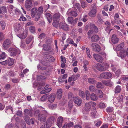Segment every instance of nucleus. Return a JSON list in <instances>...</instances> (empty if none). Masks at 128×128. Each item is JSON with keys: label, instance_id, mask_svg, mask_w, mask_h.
<instances>
[{"label": "nucleus", "instance_id": "3", "mask_svg": "<svg viewBox=\"0 0 128 128\" xmlns=\"http://www.w3.org/2000/svg\"><path fill=\"white\" fill-rule=\"evenodd\" d=\"M11 56L14 57L19 55L20 53V50L18 49L10 48L8 50Z\"/></svg>", "mask_w": 128, "mask_h": 128}, {"label": "nucleus", "instance_id": "4", "mask_svg": "<svg viewBox=\"0 0 128 128\" xmlns=\"http://www.w3.org/2000/svg\"><path fill=\"white\" fill-rule=\"evenodd\" d=\"M90 30L88 33V34L89 37H90L91 34L94 33H96L98 32V28L94 24H90Z\"/></svg>", "mask_w": 128, "mask_h": 128}, {"label": "nucleus", "instance_id": "42", "mask_svg": "<svg viewBox=\"0 0 128 128\" xmlns=\"http://www.w3.org/2000/svg\"><path fill=\"white\" fill-rule=\"evenodd\" d=\"M88 82L92 84H95L96 82V81L93 78H89L88 80Z\"/></svg>", "mask_w": 128, "mask_h": 128}, {"label": "nucleus", "instance_id": "49", "mask_svg": "<svg viewBox=\"0 0 128 128\" xmlns=\"http://www.w3.org/2000/svg\"><path fill=\"white\" fill-rule=\"evenodd\" d=\"M88 89L91 92H94L95 91L96 88L94 86L91 85L89 87Z\"/></svg>", "mask_w": 128, "mask_h": 128}, {"label": "nucleus", "instance_id": "56", "mask_svg": "<svg viewBox=\"0 0 128 128\" xmlns=\"http://www.w3.org/2000/svg\"><path fill=\"white\" fill-rule=\"evenodd\" d=\"M6 53L4 52H3L2 54L0 55V60L5 58H6Z\"/></svg>", "mask_w": 128, "mask_h": 128}, {"label": "nucleus", "instance_id": "29", "mask_svg": "<svg viewBox=\"0 0 128 128\" xmlns=\"http://www.w3.org/2000/svg\"><path fill=\"white\" fill-rule=\"evenodd\" d=\"M62 90L61 89H58L57 91V97L59 99H60L62 97Z\"/></svg>", "mask_w": 128, "mask_h": 128}, {"label": "nucleus", "instance_id": "24", "mask_svg": "<svg viewBox=\"0 0 128 128\" xmlns=\"http://www.w3.org/2000/svg\"><path fill=\"white\" fill-rule=\"evenodd\" d=\"M100 39L99 36L97 34L93 35L91 38V40L93 42H95L98 41Z\"/></svg>", "mask_w": 128, "mask_h": 128}, {"label": "nucleus", "instance_id": "46", "mask_svg": "<svg viewBox=\"0 0 128 128\" xmlns=\"http://www.w3.org/2000/svg\"><path fill=\"white\" fill-rule=\"evenodd\" d=\"M8 75L10 77H13L16 75V74L14 71L11 70L9 72Z\"/></svg>", "mask_w": 128, "mask_h": 128}, {"label": "nucleus", "instance_id": "59", "mask_svg": "<svg viewBox=\"0 0 128 128\" xmlns=\"http://www.w3.org/2000/svg\"><path fill=\"white\" fill-rule=\"evenodd\" d=\"M99 106L100 108H104L106 107L105 104L104 103L101 102L99 104Z\"/></svg>", "mask_w": 128, "mask_h": 128}, {"label": "nucleus", "instance_id": "16", "mask_svg": "<svg viewBox=\"0 0 128 128\" xmlns=\"http://www.w3.org/2000/svg\"><path fill=\"white\" fill-rule=\"evenodd\" d=\"M94 57L95 59L97 62H102L103 60V58L101 55L97 54H94Z\"/></svg>", "mask_w": 128, "mask_h": 128}, {"label": "nucleus", "instance_id": "64", "mask_svg": "<svg viewBox=\"0 0 128 128\" xmlns=\"http://www.w3.org/2000/svg\"><path fill=\"white\" fill-rule=\"evenodd\" d=\"M108 124L104 123L101 127L100 128H108Z\"/></svg>", "mask_w": 128, "mask_h": 128}, {"label": "nucleus", "instance_id": "38", "mask_svg": "<svg viewBox=\"0 0 128 128\" xmlns=\"http://www.w3.org/2000/svg\"><path fill=\"white\" fill-rule=\"evenodd\" d=\"M102 123V122L99 120H96L94 121V123L96 126L98 127Z\"/></svg>", "mask_w": 128, "mask_h": 128}, {"label": "nucleus", "instance_id": "7", "mask_svg": "<svg viewBox=\"0 0 128 128\" xmlns=\"http://www.w3.org/2000/svg\"><path fill=\"white\" fill-rule=\"evenodd\" d=\"M92 104L96 106V103L91 102L86 103L83 108V111L87 112L90 111L91 109V106Z\"/></svg>", "mask_w": 128, "mask_h": 128}, {"label": "nucleus", "instance_id": "43", "mask_svg": "<svg viewBox=\"0 0 128 128\" xmlns=\"http://www.w3.org/2000/svg\"><path fill=\"white\" fill-rule=\"evenodd\" d=\"M28 122L27 121L26 122V120H25L26 122L28 124L30 125L31 123L32 124H34V119L32 118L30 119V118H28Z\"/></svg>", "mask_w": 128, "mask_h": 128}, {"label": "nucleus", "instance_id": "63", "mask_svg": "<svg viewBox=\"0 0 128 128\" xmlns=\"http://www.w3.org/2000/svg\"><path fill=\"white\" fill-rule=\"evenodd\" d=\"M120 70H118L115 73V75L118 77L120 74Z\"/></svg>", "mask_w": 128, "mask_h": 128}, {"label": "nucleus", "instance_id": "53", "mask_svg": "<svg viewBox=\"0 0 128 128\" xmlns=\"http://www.w3.org/2000/svg\"><path fill=\"white\" fill-rule=\"evenodd\" d=\"M29 30L32 33H33L35 32L36 30L34 26H31L29 28Z\"/></svg>", "mask_w": 128, "mask_h": 128}, {"label": "nucleus", "instance_id": "33", "mask_svg": "<svg viewBox=\"0 0 128 128\" xmlns=\"http://www.w3.org/2000/svg\"><path fill=\"white\" fill-rule=\"evenodd\" d=\"M7 12L6 8L5 6H2L0 7V14H4Z\"/></svg>", "mask_w": 128, "mask_h": 128}, {"label": "nucleus", "instance_id": "23", "mask_svg": "<svg viewBox=\"0 0 128 128\" xmlns=\"http://www.w3.org/2000/svg\"><path fill=\"white\" fill-rule=\"evenodd\" d=\"M56 98V94L54 93L51 94L48 98V100L50 102H52Z\"/></svg>", "mask_w": 128, "mask_h": 128}, {"label": "nucleus", "instance_id": "5", "mask_svg": "<svg viewBox=\"0 0 128 128\" xmlns=\"http://www.w3.org/2000/svg\"><path fill=\"white\" fill-rule=\"evenodd\" d=\"M48 114L46 111L45 110H42L41 113L38 115V120L40 121H44L46 119Z\"/></svg>", "mask_w": 128, "mask_h": 128}, {"label": "nucleus", "instance_id": "61", "mask_svg": "<svg viewBox=\"0 0 128 128\" xmlns=\"http://www.w3.org/2000/svg\"><path fill=\"white\" fill-rule=\"evenodd\" d=\"M106 110L108 112L110 113L112 111L113 109L112 108L108 107L106 108Z\"/></svg>", "mask_w": 128, "mask_h": 128}, {"label": "nucleus", "instance_id": "28", "mask_svg": "<svg viewBox=\"0 0 128 128\" xmlns=\"http://www.w3.org/2000/svg\"><path fill=\"white\" fill-rule=\"evenodd\" d=\"M7 65L9 66L12 65L14 63V60L12 58H10L6 60Z\"/></svg>", "mask_w": 128, "mask_h": 128}, {"label": "nucleus", "instance_id": "32", "mask_svg": "<svg viewBox=\"0 0 128 128\" xmlns=\"http://www.w3.org/2000/svg\"><path fill=\"white\" fill-rule=\"evenodd\" d=\"M66 42L67 43L71 44H73V45L75 46H77V45L75 43H74V42L73 40L70 38H68L66 40Z\"/></svg>", "mask_w": 128, "mask_h": 128}, {"label": "nucleus", "instance_id": "50", "mask_svg": "<svg viewBox=\"0 0 128 128\" xmlns=\"http://www.w3.org/2000/svg\"><path fill=\"white\" fill-rule=\"evenodd\" d=\"M59 24L58 21H54V22L52 23L53 26L56 28H57Z\"/></svg>", "mask_w": 128, "mask_h": 128}, {"label": "nucleus", "instance_id": "1", "mask_svg": "<svg viewBox=\"0 0 128 128\" xmlns=\"http://www.w3.org/2000/svg\"><path fill=\"white\" fill-rule=\"evenodd\" d=\"M43 12V8L42 7L38 8V10L36 8H34L31 10V15L32 18H34L36 16L35 20L37 21L40 18L41 14Z\"/></svg>", "mask_w": 128, "mask_h": 128}, {"label": "nucleus", "instance_id": "54", "mask_svg": "<svg viewBox=\"0 0 128 128\" xmlns=\"http://www.w3.org/2000/svg\"><path fill=\"white\" fill-rule=\"evenodd\" d=\"M96 87L97 88H103V86L100 82H98L96 85Z\"/></svg>", "mask_w": 128, "mask_h": 128}, {"label": "nucleus", "instance_id": "21", "mask_svg": "<svg viewBox=\"0 0 128 128\" xmlns=\"http://www.w3.org/2000/svg\"><path fill=\"white\" fill-rule=\"evenodd\" d=\"M43 49L46 51H48L51 54L53 52V49L51 48V47L49 45L46 46L44 44L43 45Z\"/></svg>", "mask_w": 128, "mask_h": 128}, {"label": "nucleus", "instance_id": "10", "mask_svg": "<svg viewBox=\"0 0 128 128\" xmlns=\"http://www.w3.org/2000/svg\"><path fill=\"white\" fill-rule=\"evenodd\" d=\"M92 9L90 12L89 13V15L91 17H94L96 16V12L97 8L95 4L93 5L92 6Z\"/></svg>", "mask_w": 128, "mask_h": 128}, {"label": "nucleus", "instance_id": "39", "mask_svg": "<svg viewBox=\"0 0 128 128\" xmlns=\"http://www.w3.org/2000/svg\"><path fill=\"white\" fill-rule=\"evenodd\" d=\"M121 87L119 86H117L115 88L114 92L115 93H118L120 92L121 90Z\"/></svg>", "mask_w": 128, "mask_h": 128}, {"label": "nucleus", "instance_id": "51", "mask_svg": "<svg viewBox=\"0 0 128 128\" xmlns=\"http://www.w3.org/2000/svg\"><path fill=\"white\" fill-rule=\"evenodd\" d=\"M80 76L79 74H77L76 75H72V78H73V80H75L78 79Z\"/></svg>", "mask_w": 128, "mask_h": 128}, {"label": "nucleus", "instance_id": "60", "mask_svg": "<svg viewBox=\"0 0 128 128\" xmlns=\"http://www.w3.org/2000/svg\"><path fill=\"white\" fill-rule=\"evenodd\" d=\"M66 124L69 128L72 127L74 125V123L72 122H70L68 124L66 123Z\"/></svg>", "mask_w": 128, "mask_h": 128}, {"label": "nucleus", "instance_id": "57", "mask_svg": "<svg viewBox=\"0 0 128 128\" xmlns=\"http://www.w3.org/2000/svg\"><path fill=\"white\" fill-rule=\"evenodd\" d=\"M123 96L122 95H120L118 97V98L117 100L118 102H121L123 100Z\"/></svg>", "mask_w": 128, "mask_h": 128}, {"label": "nucleus", "instance_id": "27", "mask_svg": "<svg viewBox=\"0 0 128 128\" xmlns=\"http://www.w3.org/2000/svg\"><path fill=\"white\" fill-rule=\"evenodd\" d=\"M67 14L69 16L72 15L75 17L78 15L76 12L73 11H72L70 12H69V11H68L67 13Z\"/></svg>", "mask_w": 128, "mask_h": 128}, {"label": "nucleus", "instance_id": "25", "mask_svg": "<svg viewBox=\"0 0 128 128\" xmlns=\"http://www.w3.org/2000/svg\"><path fill=\"white\" fill-rule=\"evenodd\" d=\"M124 46V42H122L119 44L118 45L116 48V50H120L122 49Z\"/></svg>", "mask_w": 128, "mask_h": 128}, {"label": "nucleus", "instance_id": "2", "mask_svg": "<svg viewBox=\"0 0 128 128\" xmlns=\"http://www.w3.org/2000/svg\"><path fill=\"white\" fill-rule=\"evenodd\" d=\"M95 66L98 70L102 72L105 71L108 69L109 67V65L106 63H104L102 64L98 63L95 65Z\"/></svg>", "mask_w": 128, "mask_h": 128}, {"label": "nucleus", "instance_id": "14", "mask_svg": "<svg viewBox=\"0 0 128 128\" xmlns=\"http://www.w3.org/2000/svg\"><path fill=\"white\" fill-rule=\"evenodd\" d=\"M24 6L28 10H30L32 6V0H26Z\"/></svg>", "mask_w": 128, "mask_h": 128}, {"label": "nucleus", "instance_id": "45", "mask_svg": "<svg viewBox=\"0 0 128 128\" xmlns=\"http://www.w3.org/2000/svg\"><path fill=\"white\" fill-rule=\"evenodd\" d=\"M98 95L100 98H101L103 97L104 95L102 92L101 90H98L97 93Z\"/></svg>", "mask_w": 128, "mask_h": 128}, {"label": "nucleus", "instance_id": "52", "mask_svg": "<svg viewBox=\"0 0 128 128\" xmlns=\"http://www.w3.org/2000/svg\"><path fill=\"white\" fill-rule=\"evenodd\" d=\"M67 20L69 23L70 24L72 25L73 24V19L72 18V17H70L68 18Z\"/></svg>", "mask_w": 128, "mask_h": 128}, {"label": "nucleus", "instance_id": "55", "mask_svg": "<svg viewBox=\"0 0 128 128\" xmlns=\"http://www.w3.org/2000/svg\"><path fill=\"white\" fill-rule=\"evenodd\" d=\"M74 6L76 7L79 11L80 12L81 11V8L80 4L79 3H76L75 4Z\"/></svg>", "mask_w": 128, "mask_h": 128}, {"label": "nucleus", "instance_id": "30", "mask_svg": "<svg viewBox=\"0 0 128 128\" xmlns=\"http://www.w3.org/2000/svg\"><path fill=\"white\" fill-rule=\"evenodd\" d=\"M60 14L59 13H56L54 14L53 16V21H59Z\"/></svg>", "mask_w": 128, "mask_h": 128}, {"label": "nucleus", "instance_id": "15", "mask_svg": "<svg viewBox=\"0 0 128 128\" xmlns=\"http://www.w3.org/2000/svg\"><path fill=\"white\" fill-rule=\"evenodd\" d=\"M28 34V30L26 29L24 30L20 34L17 35V36L21 39H24L26 37Z\"/></svg>", "mask_w": 128, "mask_h": 128}, {"label": "nucleus", "instance_id": "17", "mask_svg": "<svg viewBox=\"0 0 128 128\" xmlns=\"http://www.w3.org/2000/svg\"><path fill=\"white\" fill-rule=\"evenodd\" d=\"M119 41V39L117 36L113 34L111 38V41L114 44H115L117 43Z\"/></svg>", "mask_w": 128, "mask_h": 128}, {"label": "nucleus", "instance_id": "9", "mask_svg": "<svg viewBox=\"0 0 128 128\" xmlns=\"http://www.w3.org/2000/svg\"><path fill=\"white\" fill-rule=\"evenodd\" d=\"M32 110H31L26 109L24 110V113L25 115L24 119L28 122L29 116H32L33 114L32 113Z\"/></svg>", "mask_w": 128, "mask_h": 128}, {"label": "nucleus", "instance_id": "48", "mask_svg": "<svg viewBox=\"0 0 128 128\" xmlns=\"http://www.w3.org/2000/svg\"><path fill=\"white\" fill-rule=\"evenodd\" d=\"M74 81L73 80V78H72V76L69 78L68 80V82L70 83V84L71 85H73L74 84Z\"/></svg>", "mask_w": 128, "mask_h": 128}, {"label": "nucleus", "instance_id": "31", "mask_svg": "<svg viewBox=\"0 0 128 128\" xmlns=\"http://www.w3.org/2000/svg\"><path fill=\"white\" fill-rule=\"evenodd\" d=\"M91 99L93 101H96L98 99V97L96 95L92 93L90 96Z\"/></svg>", "mask_w": 128, "mask_h": 128}, {"label": "nucleus", "instance_id": "41", "mask_svg": "<svg viewBox=\"0 0 128 128\" xmlns=\"http://www.w3.org/2000/svg\"><path fill=\"white\" fill-rule=\"evenodd\" d=\"M48 96V94H44L40 98V100L41 101L44 102L47 99V97Z\"/></svg>", "mask_w": 128, "mask_h": 128}, {"label": "nucleus", "instance_id": "6", "mask_svg": "<svg viewBox=\"0 0 128 128\" xmlns=\"http://www.w3.org/2000/svg\"><path fill=\"white\" fill-rule=\"evenodd\" d=\"M12 43V41L9 39H6L3 42L2 44V47L4 49L7 50L10 46Z\"/></svg>", "mask_w": 128, "mask_h": 128}, {"label": "nucleus", "instance_id": "26", "mask_svg": "<svg viewBox=\"0 0 128 128\" xmlns=\"http://www.w3.org/2000/svg\"><path fill=\"white\" fill-rule=\"evenodd\" d=\"M46 16L49 23H50L52 20V17L51 15L49 13H46L45 14Z\"/></svg>", "mask_w": 128, "mask_h": 128}, {"label": "nucleus", "instance_id": "58", "mask_svg": "<svg viewBox=\"0 0 128 128\" xmlns=\"http://www.w3.org/2000/svg\"><path fill=\"white\" fill-rule=\"evenodd\" d=\"M73 97V94L71 92H69L68 94V98L70 100H72V98Z\"/></svg>", "mask_w": 128, "mask_h": 128}, {"label": "nucleus", "instance_id": "8", "mask_svg": "<svg viewBox=\"0 0 128 128\" xmlns=\"http://www.w3.org/2000/svg\"><path fill=\"white\" fill-rule=\"evenodd\" d=\"M55 121V119L54 116H52L49 118L48 119L46 124V127H50L54 123Z\"/></svg>", "mask_w": 128, "mask_h": 128}, {"label": "nucleus", "instance_id": "47", "mask_svg": "<svg viewBox=\"0 0 128 128\" xmlns=\"http://www.w3.org/2000/svg\"><path fill=\"white\" fill-rule=\"evenodd\" d=\"M79 96L82 98H84L85 97L84 92L82 90H80L79 91Z\"/></svg>", "mask_w": 128, "mask_h": 128}, {"label": "nucleus", "instance_id": "36", "mask_svg": "<svg viewBox=\"0 0 128 128\" xmlns=\"http://www.w3.org/2000/svg\"><path fill=\"white\" fill-rule=\"evenodd\" d=\"M91 115L93 118H94L97 117V112L96 109H94L91 111Z\"/></svg>", "mask_w": 128, "mask_h": 128}, {"label": "nucleus", "instance_id": "18", "mask_svg": "<svg viewBox=\"0 0 128 128\" xmlns=\"http://www.w3.org/2000/svg\"><path fill=\"white\" fill-rule=\"evenodd\" d=\"M63 122V118L62 116L59 117L57 120V125L60 128H61L62 126V123Z\"/></svg>", "mask_w": 128, "mask_h": 128}, {"label": "nucleus", "instance_id": "20", "mask_svg": "<svg viewBox=\"0 0 128 128\" xmlns=\"http://www.w3.org/2000/svg\"><path fill=\"white\" fill-rule=\"evenodd\" d=\"M44 58L46 61L49 62H54V60L52 56L49 54H45L44 56Z\"/></svg>", "mask_w": 128, "mask_h": 128}, {"label": "nucleus", "instance_id": "12", "mask_svg": "<svg viewBox=\"0 0 128 128\" xmlns=\"http://www.w3.org/2000/svg\"><path fill=\"white\" fill-rule=\"evenodd\" d=\"M90 47L94 51L99 52L101 50V48L99 45L96 43H92L90 45Z\"/></svg>", "mask_w": 128, "mask_h": 128}, {"label": "nucleus", "instance_id": "22", "mask_svg": "<svg viewBox=\"0 0 128 128\" xmlns=\"http://www.w3.org/2000/svg\"><path fill=\"white\" fill-rule=\"evenodd\" d=\"M102 83L106 86H111L113 85V83L110 80H103L102 82Z\"/></svg>", "mask_w": 128, "mask_h": 128}, {"label": "nucleus", "instance_id": "19", "mask_svg": "<svg viewBox=\"0 0 128 128\" xmlns=\"http://www.w3.org/2000/svg\"><path fill=\"white\" fill-rule=\"evenodd\" d=\"M75 104L78 106L80 105L82 103V100L78 96H76L73 98Z\"/></svg>", "mask_w": 128, "mask_h": 128}, {"label": "nucleus", "instance_id": "44", "mask_svg": "<svg viewBox=\"0 0 128 128\" xmlns=\"http://www.w3.org/2000/svg\"><path fill=\"white\" fill-rule=\"evenodd\" d=\"M33 38V37L32 36H30L28 38L26 39V44H29Z\"/></svg>", "mask_w": 128, "mask_h": 128}, {"label": "nucleus", "instance_id": "37", "mask_svg": "<svg viewBox=\"0 0 128 128\" xmlns=\"http://www.w3.org/2000/svg\"><path fill=\"white\" fill-rule=\"evenodd\" d=\"M57 106V104H50L48 105L49 108L52 110L56 108Z\"/></svg>", "mask_w": 128, "mask_h": 128}, {"label": "nucleus", "instance_id": "40", "mask_svg": "<svg viewBox=\"0 0 128 128\" xmlns=\"http://www.w3.org/2000/svg\"><path fill=\"white\" fill-rule=\"evenodd\" d=\"M125 52L123 50L121 51L120 53V56L122 59L124 58L126 56Z\"/></svg>", "mask_w": 128, "mask_h": 128}, {"label": "nucleus", "instance_id": "62", "mask_svg": "<svg viewBox=\"0 0 128 128\" xmlns=\"http://www.w3.org/2000/svg\"><path fill=\"white\" fill-rule=\"evenodd\" d=\"M60 58L62 62L64 63H66V60L64 57H63L62 56H60Z\"/></svg>", "mask_w": 128, "mask_h": 128}, {"label": "nucleus", "instance_id": "13", "mask_svg": "<svg viewBox=\"0 0 128 128\" xmlns=\"http://www.w3.org/2000/svg\"><path fill=\"white\" fill-rule=\"evenodd\" d=\"M59 27L60 28L64 30H67L68 29V25L64 22H60L59 25Z\"/></svg>", "mask_w": 128, "mask_h": 128}, {"label": "nucleus", "instance_id": "35", "mask_svg": "<svg viewBox=\"0 0 128 128\" xmlns=\"http://www.w3.org/2000/svg\"><path fill=\"white\" fill-rule=\"evenodd\" d=\"M0 24L2 30H4L6 26L5 22L3 20H2L0 22Z\"/></svg>", "mask_w": 128, "mask_h": 128}, {"label": "nucleus", "instance_id": "11", "mask_svg": "<svg viewBox=\"0 0 128 128\" xmlns=\"http://www.w3.org/2000/svg\"><path fill=\"white\" fill-rule=\"evenodd\" d=\"M112 74L110 72H103L100 75V77L102 78L108 79L111 78L112 76Z\"/></svg>", "mask_w": 128, "mask_h": 128}, {"label": "nucleus", "instance_id": "34", "mask_svg": "<svg viewBox=\"0 0 128 128\" xmlns=\"http://www.w3.org/2000/svg\"><path fill=\"white\" fill-rule=\"evenodd\" d=\"M68 105L69 107V112L71 111V108L73 107V102L72 100H70L68 103Z\"/></svg>", "mask_w": 128, "mask_h": 128}]
</instances>
